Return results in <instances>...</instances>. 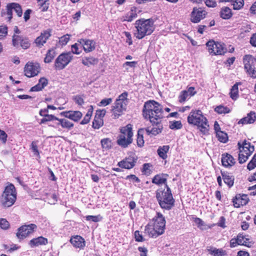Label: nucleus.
<instances>
[{"label": "nucleus", "instance_id": "f257e3e1", "mask_svg": "<svg viewBox=\"0 0 256 256\" xmlns=\"http://www.w3.org/2000/svg\"><path fill=\"white\" fill-rule=\"evenodd\" d=\"M166 223L164 216L160 212H156V215L145 226L144 232L150 238H156L164 233Z\"/></svg>", "mask_w": 256, "mask_h": 256}, {"label": "nucleus", "instance_id": "f03ea898", "mask_svg": "<svg viewBox=\"0 0 256 256\" xmlns=\"http://www.w3.org/2000/svg\"><path fill=\"white\" fill-rule=\"evenodd\" d=\"M162 106L154 100H149L144 103L143 116L150 122L160 120L163 117Z\"/></svg>", "mask_w": 256, "mask_h": 256}, {"label": "nucleus", "instance_id": "7ed1b4c3", "mask_svg": "<svg viewBox=\"0 0 256 256\" xmlns=\"http://www.w3.org/2000/svg\"><path fill=\"white\" fill-rule=\"evenodd\" d=\"M188 122L190 124L197 126L204 134H206L208 132V120L200 110H192L188 116Z\"/></svg>", "mask_w": 256, "mask_h": 256}, {"label": "nucleus", "instance_id": "20e7f679", "mask_svg": "<svg viewBox=\"0 0 256 256\" xmlns=\"http://www.w3.org/2000/svg\"><path fill=\"white\" fill-rule=\"evenodd\" d=\"M135 27L136 29L134 36L142 39L146 36L150 35L154 30V21L152 19L142 18L136 20Z\"/></svg>", "mask_w": 256, "mask_h": 256}, {"label": "nucleus", "instance_id": "39448f33", "mask_svg": "<svg viewBox=\"0 0 256 256\" xmlns=\"http://www.w3.org/2000/svg\"><path fill=\"white\" fill-rule=\"evenodd\" d=\"M166 190H157L156 198L162 208L170 210L174 206V200L172 197L170 188L166 186Z\"/></svg>", "mask_w": 256, "mask_h": 256}, {"label": "nucleus", "instance_id": "423d86ee", "mask_svg": "<svg viewBox=\"0 0 256 256\" xmlns=\"http://www.w3.org/2000/svg\"><path fill=\"white\" fill-rule=\"evenodd\" d=\"M16 199V192L14 184H8L4 188L0 198V203L5 208L12 206Z\"/></svg>", "mask_w": 256, "mask_h": 256}, {"label": "nucleus", "instance_id": "0eeeda50", "mask_svg": "<svg viewBox=\"0 0 256 256\" xmlns=\"http://www.w3.org/2000/svg\"><path fill=\"white\" fill-rule=\"evenodd\" d=\"M128 92H124L116 98L112 108V116L114 118H118L126 110L128 103Z\"/></svg>", "mask_w": 256, "mask_h": 256}, {"label": "nucleus", "instance_id": "6e6552de", "mask_svg": "<svg viewBox=\"0 0 256 256\" xmlns=\"http://www.w3.org/2000/svg\"><path fill=\"white\" fill-rule=\"evenodd\" d=\"M133 132L132 126L130 124L122 127L120 129V134L117 138V144L122 148H126L132 142Z\"/></svg>", "mask_w": 256, "mask_h": 256}, {"label": "nucleus", "instance_id": "1a4fd4ad", "mask_svg": "<svg viewBox=\"0 0 256 256\" xmlns=\"http://www.w3.org/2000/svg\"><path fill=\"white\" fill-rule=\"evenodd\" d=\"M239 148V154L238 160L240 164H242L246 162L248 159V157L254 152V146L249 142L244 141L241 145L240 142L238 143Z\"/></svg>", "mask_w": 256, "mask_h": 256}, {"label": "nucleus", "instance_id": "9d476101", "mask_svg": "<svg viewBox=\"0 0 256 256\" xmlns=\"http://www.w3.org/2000/svg\"><path fill=\"white\" fill-rule=\"evenodd\" d=\"M254 242L248 236H244L242 234H239L236 238L231 239L230 246V248H235L238 245L251 248Z\"/></svg>", "mask_w": 256, "mask_h": 256}, {"label": "nucleus", "instance_id": "9b49d317", "mask_svg": "<svg viewBox=\"0 0 256 256\" xmlns=\"http://www.w3.org/2000/svg\"><path fill=\"white\" fill-rule=\"evenodd\" d=\"M209 53L212 55H222L226 52L224 44L210 40L206 44Z\"/></svg>", "mask_w": 256, "mask_h": 256}, {"label": "nucleus", "instance_id": "f8f14e48", "mask_svg": "<svg viewBox=\"0 0 256 256\" xmlns=\"http://www.w3.org/2000/svg\"><path fill=\"white\" fill-rule=\"evenodd\" d=\"M36 228V225L34 224L22 226L18 228L16 236L20 239L26 238L29 234L33 233Z\"/></svg>", "mask_w": 256, "mask_h": 256}, {"label": "nucleus", "instance_id": "ddd939ff", "mask_svg": "<svg viewBox=\"0 0 256 256\" xmlns=\"http://www.w3.org/2000/svg\"><path fill=\"white\" fill-rule=\"evenodd\" d=\"M40 67L38 63L28 62L24 68V75L28 78L37 76L40 72Z\"/></svg>", "mask_w": 256, "mask_h": 256}, {"label": "nucleus", "instance_id": "4468645a", "mask_svg": "<svg viewBox=\"0 0 256 256\" xmlns=\"http://www.w3.org/2000/svg\"><path fill=\"white\" fill-rule=\"evenodd\" d=\"M244 69L251 77L256 78V70L254 67V59L250 55H246L243 58Z\"/></svg>", "mask_w": 256, "mask_h": 256}, {"label": "nucleus", "instance_id": "2eb2a0df", "mask_svg": "<svg viewBox=\"0 0 256 256\" xmlns=\"http://www.w3.org/2000/svg\"><path fill=\"white\" fill-rule=\"evenodd\" d=\"M12 44L16 48L20 46L24 49H27L30 46V43L26 38L16 34L12 36Z\"/></svg>", "mask_w": 256, "mask_h": 256}, {"label": "nucleus", "instance_id": "dca6fc26", "mask_svg": "<svg viewBox=\"0 0 256 256\" xmlns=\"http://www.w3.org/2000/svg\"><path fill=\"white\" fill-rule=\"evenodd\" d=\"M105 110H98L96 112L94 120L92 122V128L94 129H98L104 124L103 118L106 115Z\"/></svg>", "mask_w": 256, "mask_h": 256}, {"label": "nucleus", "instance_id": "f3484780", "mask_svg": "<svg viewBox=\"0 0 256 256\" xmlns=\"http://www.w3.org/2000/svg\"><path fill=\"white\" fill-rule=\"evenodd\" d=\"M206 14V10L202 8H194L190 14V20L192 22L198 23L204 19Z\"/></svg>", "mask_w": 256, "mask_h": 256}, {"label": "nucleus", "instance_id": "a211bd4d", "mask_svg": "<svg viewBox=\"0 0 256 256\" xmlns=\"http://www.w3.org/2000/svg\"><path fill=\"white\" fill-rule=\"evenodd\" d=\"M152 127L149 126L146 128V131L148 135L156 136L162 132V125L160 122V120H154V122H151Z\"/></svg>", "mask_w": 256, "mask_h": 256}, {"label": "nucleus", "instance_id": "6ab92c4d", "mask_svg": "<svg viewBox=\"0 0 256 256\" xmlns=\"http://www.w3.org/2000/svg\"><path fill=\"white\" fill-rule=\"evenodd\" d=\"M196 94L194 87H189L187 90H182L178 96V102L183 103Z\"/></svg>", "mask_w": 256, "mask_h": 256}, {"label": "nucleus", "instance_id": "aec40b11", "mask_svg": "<svg viewBox=\"0 0 256 256\" xmlns=\"http://www.w3.org/2000/svg\"><path fill=\"white\" fill-rule=\"evenodd\" d=\"M138 16V9L135 6L130 8V10L128 11L124 15L120 18L122 22H131L135 19Z\"/></svg>", "mask_w": 256, "mask_h": 256}, {"label": "nucleus", "instance_id": "412c9836", "mask_svg": "<svg viewBox=\"0 0 256 256\" xmlns=\"http://www.w3.org/2000/svg\"><path fill=\"white\" fill-rule=\"evenodd\" d=\"M78 42L86 52H90L95 48L96 44L92 40L82 38L78 40Z\"/></svg>", "mask_w": 256, "mask_h": 256}, {"label": "nucleus", "instance_id": "4be33fe9", "mask_svg": "<svg viewBox=\"0 0 256 256\" xmlns=\"http://www.w3.org/2000/svg\"><path fill=\"white\" fill-rule=\"evenodd\" d=\"M136 161L134 157L130 156L120 162L118 166L122 168L130 169L134 166Z\"/></svg>", "mask_w": 256, "mask_h": 256}, {"label": "nucleus", "instance_id": "5701e85b", "mask_svg": "<svg viewBox=\"0 0 256 256\" xmlns=\"http://www.w3.org/2000/svg\"><path fill=\"white\" fill-rule=\"evenodd\" d=\"M221 160L222 165L226 168L231 167L236 162L233 156L228 153H224L222 155Z\"/></svg>", "mask_w": 256, "mask_h": 256}, {"label": "nucleus", "instance_id": "b1692460", "mask_svg": "<svg viewBox=\"0 0 256 256\" xmlns=\"http://www.w3.org/2000/svg\"><path fill=\"white\" fill-rule=\"evenodd\" d=\"M70 242L74 247L80 249L84 248L86 246L84 240L80 236H72L70 240Z\"/></svg>", "mask_w": 256, "mask_h": 256}, {"label": "nucleus", "instance_id": "393cba45", "mask_svg": "<svg viewBox=\"0 0 256 256\" xmlns=\"http://www.w3.org/2000/svg\"><path fill=\"white\" fill-rule=\"evenodd\" d=\"M248 198L246 194L242 196L240 194L237 195L233 200L234 206L236 208H239L240 206H244L248 204Z\"/></svg>", "mask_w": 256, "mask_h": 256}, {"label": "nucleus", "instance_id": "a878e982", "mask_svg": "<svg viewBox=\"0 0 256 256\" xmlns=\"http://www.w3.org/2000/svg\"><path fill=\"white\" fill-rule=\"evenodd\" d=\"M50 36V30H46L42 32L40 36L38 37L36 40L35 42L37 46H41L44 43H46V40Z\"/></svg>", "mask_w": 256, "mask_h": 256}, {"label": "nucleus", "instance_id": "bb28decb", "mask_svg": "<svg viewBox=\"0 0 256 256\" xmlns=\"http://www.w3.org/2000/svg\"><path fill=\"white\" fill-rule=\"evenodd\" d=\"M48 239L43 237L39 236L34 238L29 242V245L31 248H34L42 245H46L48 244Z\"/></svg>", "mask_w": 256, "mask_h": 256}, {"label": "nucleus", "instance_id": "cd10ccee", "mask_svg": "<svg viewBox=\"0 0 256 256\" xmlns=\"http://www.w3.org/2000/svg\"><path fill=\"white\" fill-rule=\"evenodd\" d=\"M256 120V113L254 112H250L246 116L240 119L238 124H253Z\"/></svg>", "mask_w": 256, "mask_h": 256}, {"label": "nucleus", "instance_id": "c85d7f7f", "mask_svg": "<svg viewBox=\"0 0 256 256\" xmlns=\"http://www.w3.org/2000/svg\"><path fill=\"white\" fill-rule=\"evenodd\" d=\"M82 114L80 111H68L65 112V118H68L74 122L80 120Z\"/></svg>", "mask_w": 256, "mask_h": 256}, {"label": "nucleus", "instance_id": "c756f323", "mask_svg": "<svg viewBox=\"0 0 256 256\" xmlns=\"http://www.w3.org/2000/svg\"><path fill=\"white\" fill-rule=\"evenodd\" d=\"M48 84V80L45 78H41L37 84L30 88L32 92H38L42 90Z\"/></svg>", "mask_w": 256, "mask_h": 256}, {"label": "nucleus", "instance_id": "7c9ffc66", "mask_svg": "<svg viewBox=\"0 0 256 256\" xmlns=\"http://www.w3.org/2000/svg\"><path fill=\"white\" fill-rule=\"evenodd\" d=\"M54 68L56 70H61L64 68V52L62 53L56 60Z\"/></svg>", "mask_w": 256, "mask_h": 256}, {"label": "nucleus", "instance_id": "2f4dec72", "mask_svg": "<svg viewBox=\"0 0 256 256\" xmlns=\"http://www.w3.org/2000/svg\"><path fill=\"white\" fill-rule=\"evenodd\" d=\"M240 83L235 84L230 88V98L234 100H236L239 97L238 86Z\"/></svg>", "mask_w": 256, "mask_h": 256}, {"label": "nucleus", "instance_id": "473e14b6", "mask_svg": "<svg viewBox=\"0 0 256 256\" xmlns=\"http://www.w3.org/2000/svg\"><path fill=\"white\" fill-rule=\"evenodd\" d=\"M170 149V146L168 145L163 146H160L157 150L158 154L160 158L165 160L167 158V153Z\"/></svg>", "mask_w": 256, "mask_h": 256}, {"label": "nucleus", "instance_id": "72a5a7b5", "mask_svg": "<svg viewBox=\"0 0 256 256\" xmlns=\"http://www.w3.org/2000/svg\"><path fill=\"white\" fill-rule=\"evenodd\" d=\"M208 250L209 253L213 256H226V250L222 248H210Z\"/></svg>", "mask_w": 256, "mask_h": 256}, {"label": "nucleus", "instance_id": "f704fd0d", "mask_svg": "<svg viewBox=\"0 0 256 256\" xmlns=\"http://www.w3.org/2000/svg\"><path fill=\"white\" fill-rule=\"evenodd\" d=\"M166 182V178L165 175L160 174L155 176L152 180V182L157 185L165 184Z\"/></svg>", "mask_w": 256, "mask_h": 256}, {"label": "nucleus", "instance_id": "c9c22d12", "mask_svg": "<svg viewBox=\"0 0 256 256\" xmlns=\"http://www.w3.org/2000/svg\"><path fill=\"white\" fill-rule=\"evenodd\" d=\"M58 120L59 123L58 124H60L62 128H64V124H63V119L59 120L58 118H56L55 116L52 114H46L45 115V116H44V118H42L40 122V124H44L46 122L48 121H51L53 120Z\"/></svg>", "mask_w": 256, "mask_h": 256}, {"label": "nucleus", "instance_id": "e433bc0d", "mask_svg": "<svg viewBox=\"0 0 256 256\" xmlns=\"http://www.w3.org/2000/svg\"><path fill=\"white\" fill-rule=\"evenodd\" d=\"M98 62V59L92 56L84 57L82 59V64L88 66H90L92 65H94L96 64Z\"/></svg>", "mask_w": 256, "mask_h": 256}, {"label": "nucleus", "instance_id": "4c0bfd02", "mask_svg": "<svg viewBox=\"0 0 256 256\" xmlns=\"http://www.w3.org/2000/svg\"><path fill=\"white\" fill-rule=\"evenodd\" d=\"M93 110V106H90L88 108L86 114L80 122V124H85L89 122L92 114Z\"/></svg>", "mask_w": 256, "mask_h": 256}, {"label": "nucleus", "instance_id": "58836bf2", "mask_svg": "<svg viewBox=\"0 0 256 256\" xmlns=\"http://www.w3.org/2000/svg\"><path fill=\"white\" fill-rule=\"evenodd\" d=\"M222 175L224 183L229 187L232 186L234 184V178L231 176L224 173H222Z\"/></svg>", "mask_w": 256, "mask_h": 256}, {"label": "nucleus", "instance_id": "ea45409f", "mask_svg": "<svg viewBox=\"0 0 256 256\" xmlns=\"http://www.w3.org/2000/svg\"><path fill=\"white\" fill-rule=\"evenodd\" d=\"M216 136L218 140L221 142L226 143L228 141V134L223 131L217 132Z\"/></svg>", "mask_w": 256, "mask_h": 256}, {"label": "nucleus", "instance_id": "a19ab883", "mask_svg": "<svg viewBox=\"0 0 256 256\" xmlns=\"http://www.w3.org/2000/svg\"><path fill=\"white\" fill-rule=\"evenodd\" d=\"M56 54L54 50L51 49L48 50L44 58V62L46 63L50 62L54 58V57L56 56Z\"/></svg>", "mask_w": 256, "mask_h": 256}, {"label": "nucleus", "instance_id": "79ce46f5", "mask_svg": "<svg viewBox=\"0 0 256 256\" xmlns=\"http://www.w3.org/2000/svg\"><path fill=\"white\" fill-rule=\"evenodd\" d=\"M182 126L180 120H172L169 122V128L174 130L180 129Z\"/></svg>", "mask_w": 256, "mask_h": 256}, {"label": "nucleus", "instance_id": "37998d69", "mask_svg": "<svg viewBox=\"0 0 256 256\" xmlns=\"http://www.w3.org/2000/svg\"><path fill=\"white\" fill-rule=\"evenodd\" d=\"M220 16L224 19H228L230 18L232 16L231 10L227 7L222 8L220 12Z\"/></svg>", "mask_w": 256, "mask_h": 256}, {"label": "nucleus", "instance_id": "c03bdc74", "mask_svg": "<svg viewBox=\"0 0 256 256\" xmlns=\"http://www.w3.org/2000/svg\"><path fill=\"white\" fill-rule=\"evenodd\" d=\"M101 144L102 148L105 150H108L112 148V141L108 138H106L101 140Z\"/></svg>", "mask_w": 256, "mask_h": 256}, {"label": "nucleus", "instance_id": "a18cd8bd", "mask_svg": "<svg viewBox=\"0 0 256 256\" xmlns=\"http://www.w3.org/2000/svg\"><path fill=\"white\" fill-rule=\"evenodd\" d=\"M234 10H240L244 4V0H231L230 2Z\"/></svg>", "mask_w": 256, "mask_h": 256}, {"label": "nucleus", "instance_id": "49530a36", "mask_svg": "<svg viewBox=\"0 0 256 256\" xmlns=\"http://www.w3.org/2000/svg\"><path fill=\"white\" fill-rule=\"evenodd\" d=\"M215 112H218L220 114H228L230 112V110L226 106H224L222 105H220L218 106H217L214 108Z\"/></svg>", "mask_w": 256, "mask_h": 256}, {"label": "nucleus", "instance_id": "de8ad7c7", "mask_svg": "<svg viewBox=\"0 0 256 256\" xmlns=\"http://www.w3.org/2000/svg\"><path fill=\"white\" fill-rule=\"evenodd\" d=\"M80 44L79 43L78 40L75 44L72 46V53L75 54H80L82 52Z\"/></svg>", "mask_w": 256, "mask_h": 256}, {"label": "nucleus", "instance_id": "09e8293b", "mask_svg": "<svg viewBox=\"0 0 256 256\" xmlns=\"http://www.w3.org/2000/svg\"><path fill=\"white\" fill-rule=\"evenodd\" d=\"M194 222L197 225L199 228L201 230H204L205 228V224L200 218H194Z\"/></svg>", "mask_w": 256, "mask_h": 256}, {"label": "nucleus", "instance_id": "8fccbe9b", "mask_svg": "<svg viewBox=\"0 0 256 256\" xmlns=\"http://www.w3.org/2000/svg\"><path fill=\"white\" fill-rule=\"evenodd\" d=\"M137 62L136 61L126 62L122 64V68H124L126 70L128 71L129 68H134Z\"/></svg>", "mask_w": 256, "mask_h": 256}, {"label": "nucleus", "instance_id": "3c124183", "mask_svg": "<svg viewBox=\"0 0 256 256\" xmlns=\"http://www.w3.org/2000/svg\"><path fill=\"white\" fill-rule=\"evenodd\" d=\"M12 4L13 10L16 12L18 16H21L22 11L20 6L18 4L15 2H12Z\"/></svg>", "mask_w": 256, "mask_h": 256}, {"label": "nucleus", "instance_id": "603ef678", "mask_svg": "<svg viewBox=\"0 0 256 256\" xmlns=\"http://www.w3.org/2000/svg\"><path fill=\"white\" fill-rule=\"evenodd\" d=\"M86 220L94 222H98L102 220V216L100 215L98 216H87L86 217Z\"/></svg>", "mask_w": 256, "mask_h": 256}, {"label": "nucleus", "instance_id": "864d4df0", "mask_svg": "<svg viewBox=\"0 0 256 256\" xmlns=\"http://www.w3.org/2000/svg\"><path fill=\"white\" fill-rule=\"evenodd\" d=\"M143 130H139L138 133V137H137V144L139 146H142L144 144V140L143 138L142 134V132Z\"/></svg>", "mask_w": 256, "mask_h": 256}, {"label": "nucleus", "instance_id": "5fc2aeb1", "mask_svg": "<svg viewBox=\"0 0 256 256\" xmlns=\"http://www.w3.org/2000/svg\"><path fill=\"white\" fill-rule=\"evenodd\" d=\"M256 167V154L254 156L252 160L248 164V169L250 170H253Z\"/></svg>", "mask_w": 256, "mask_h": 256}, {"label": "nucleus", "instance_id": "6e6d98bb", "mask_svg": "<svg viewBox=\"0 0 256 256\" xmlns=\"http://www.w3.org/2000/svg\"><path fill=\"white\" fill-rule=\"evenodd\" d=\"M8 34V28L6 26H0V40L3 39Z\"/></svg>", "mask_w": 256, "mask_h": 256}, {"label": "nucleus", "instance_id": "4d7b16f0", "mask_svg": "<svg viewBox=\"0 0 256 256\" xmlns=\"http://www.w3.org/2000/svg\"><path fill=\"white\" fill-rule=\"evenodd\" d=\"M112 102V98H107L102 100L98 104L100 106H106L110 104Z\"/></svg>", "mask_w": 256, "mask_h": 256}, {"label": "nucleus", "instance_id": "13d9d810", "mask_svg": "<svg viewBox=\"0 0 256 256\" xmlns=\"http://www.w3.org/2000/svg\"><path fill=\"white\" fill-rule=\"evenodd\" d=\"M12 3L9 4L6 6L7 12L6 14L8 16V20H10L12 18L13 7Z\"/></svg>", "mask_w": 256, "mask_h": 256}, {"label": "nucleus", "instance_id": "bf43d9fd", "mask_svg": "<svg viewBox=\"0 0 256 256\" xmlns=\"http://www.w3.org/2000/svg\"><path fill=\"white\" fill-rule=\"evenodd\" d=\"M10 224L8 221L5 218H0V228L6 230L9 228Z\"/></svg>", "mask_w": 256, "mask_h": 256}, {"label": "nucleus", "instance_id": "052dcab7", "mask_svg": "<svg viewBox=\"0 0 256 256\" xmlns=\"http://www.w3.org/2000/svg\"><path fill=\"white\" fill-rule=\"evenodd\" d=\"M8 135L6 132L0 129V140L3 144H6L7 140Z\"/></svg>", "mask_w": 256, "mask_h": 256}, {"label": "nucleus", "instance_id": "680f3d73", "mask_svg": "<svg viewBox=\"0 0 256 256\" xmlns=\"http://www.w3.org/2000/svg\"><path fill=\"white\" fill-rule=\"evenodd\" d=\"M152 166L150 164H144L143 165V172L145 174H148L151 170Z\"/></svg>", "mask_w": 256, "mask_h": 256}, {"label": "nucleus", "instance_id": "e2e57ef3", "mask_svg": "<svg viewBox=\"0 0 256 256\" xmlns=\"http://www.w3.org/2000/svg\"><path fill=\"white\" fill-rule=\"evenodd\" d=\"M72 99L78 105H82L84 102L82 98L80 96H74Z\"/></svg>", "mask_w": 256, "mask_h": 256}, {"label": "nucleus", "instance_id": "0e129e2a", "mask_svg": "<svg viewBox=\"0 0 256 256\" xmlns=\"http://www.w3.org/2000/svg\"><path fill=\"white\" fill-rule=\"evenodd\" d=\"M124 34L126 38V42H127L130 46L132 45V40L130 32H124Z\"/></svg>", "mask_w": 256, "mask_h": 256}, {"label": "nucleus", "instance_id": "69168bd1", "mask_svg": "<svg viewBox=\"0 0 256 256\" xmlns=\"http://www.w3.org/2000/svg\"><path fill=\"white\" fill-rule=\"evenodd\" d=\"M134 236L137 242H143L144 240V239L143 238V236L142 234H140V232L138 230H136L134 232Z\"/></svg>", "mask_w": 256, "mask_h": 256}, {"label": "nucleus", "instance_id": "338daca9", "mask_svg": "<svg viewBox=\"0 0 256 256\" xmlns=\"http://www.w3.org/2000/svg\"><path fill=\"white\" fill-rule=\"evenodd\" d=\"M206 6L210 8H214L216 6V3L214 0H204Z\"/></svg>", "mask_w": 256, "mask_h": 256}, {"label": "nucleus", "instance_id": "774afa93", "mask_svg": "<svg viewBox=\"0 0 256 256\" xmlns=\"http://www.w3.org/2000/svg\"><path fill=\"white\" fill-rule=\"evenodd\" d=\"M250 43L252 46H256V33L254 34L251 37Z\"/></svg>", "mask_w": 256, "mask_h": 256}]
</instances>
